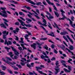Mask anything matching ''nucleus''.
Segmentation results:
<instances>
[{
  "label": "nucleus",
  "mask_w": 75,
  "mask_h": 75,
  "mask_svg": "<svg viewBox=\"0 0 75 75\" xmlns=\"http://www.w3.org/2000/svg\"><path fill=\"white\" fill-rule=\"evenodd\" d=\"M28 16L30 18H31L32 20H33L34 21H37L35 20L34 18H32V16H31V15L29 14H28Z\"/></svg>",
  "instance_id": "ddd939ff"
},
{
  "label": "nucleus",
  "mask_w": 75,
  "mask_h": 75,
  "mask_svg": "<svg viewBox=\"0 0 75 75\" xmlns=\"http://www.w3.org/2000/svg\"><path fill=\"white\" fill-rule=\"evenodd\" d=\"M24 25H25V26H26V27H32L33 26H32V25H31L30 24H28V25L26 24H24Z\"/></svg>",
  "instance_id": "4be33fe9"
},
{
  "label": "nucleus",
  "mask_w": 75,
  "mask_h": 75,
  "mask_svg": "<svg viewBox=\"0 0 75 75\" xmlns=\"http://www.w3.org/2000/svg\"><path fill=\"white\" fill-rule=\"evenodd\" d=\"M28 13L29 14H30V15H31L32 16H34V15L35 17H36V18H37L39 20H40V17L38 16L37 15H36L34 14V13H32L30 12H29Z\"/></svg>",
  "instance_id": "0eeeda50"
},
{
  "label": "nucleus",
  "mask_w": 75,
  "mask_h": 75,
  "mask_svg": "<svg viewBox=\"0 0 75 75\" xmlns=\"http://www.w3.org/2000/svg\"><path fill=\"white\" fill-rule=\"evenodd\" d=\"M47 35H50V36H52V37H55V35H54V34L52 32L51 33L47 34Z\"/></svg>",
  "instance_id": "a211bd4d"
},
{
  "label": "nucleus",
  "mask_w": 75,
  "mask_h": 75,
  "mask_svg": "<svg viewBox=\"0 0 75 75\" xmlns=\"http://www.w3.org/2000/svg\"><path fill=\"white\" fill-rule=\"evenodd\" d=\"M42 19H43V23H45V24H47V21H46V20H45V19L44 18L42 17Z\"/></svg>",
  "instance_id": "c9c22d12"
},
{
  "label": "nucleus",
  "mask_w": 75,
  "mask_h": 75,
  "mask_svg": "<svg viewBox=\"0 0 75 75\" xmlns=\"http://www.w3.org/2000/svg\"><path fill=\"white\" fill-rule=\"evenodd\" d=\"M22 8H26L28 10H30L31 9V8L29 6H24L22 7Z\"/></svg>",
  "instance_id": "b1692460"
},
{
  "label": "nucleus",
  "mask_w": 75,
  "mask_h": 75,
  "mask_svg": "<svg viewBox=\"0 0 75 75\" xmlns=\"http://www.w3.org/2000/svg\"><path fill=\"white\" fill-rule=\"evenodd\" d=\"M46 1L47 3L48 4H49V5L51 4V5H52V6H54V4H53V3L51 2L50 0H46Z\"/></svg>",
  "instance_id": "9b49d317"
},
{
  "label": "nucleus",
  "mask_w": 75,
  "mask_h": 75,
  "mask_svg": "<svg viewBox=\"0 0 75 75\" xmlns=\"http://www.w3.org/2000/svg\"><path fill=\"white\" fill-rule=\"evenodd\" d=\"M1 68H2V70H3L4 71H5L6 69H7V68L5 66H4L3 65H2L1 66Z\"/></svg>",
  "instance_id": "6ab92c4d"
},
{
  "label": "nucleus",
  "mask_w": 75,
  "mask_h": 75,
  "mask_svg": "<svg viewBox=\"0 0 75 75\" xmlns=\"http://www.w3.org/2000/svg\"><path fill=\"white\" fill-rule=\"evenodd\" d=\"M8 71L11 74H13V73L12 72V71L10 70L9 69H8Z\"/></svg>",
  "instance_id": "603ef678"
},
{
  "label": "nucleus",
  "mask_w": 75,
  "mask_h": 75,
  "mask_svg": "<svg viewBox=\"0 0 75 75\" xmlns=\"http://www.w3.org/2000/svg\"><path fill=\"white\" fill-rule=\"evenodd\" d=\"M25 1L26 2L30 3L31 4H33V5H35L36 4L34 2L32 1H31V0H25Z\"/></svg>",
  "instance_id": "6e6552de"
},
{
  "label": "nucleus",
  "mask_w": 75,
  "mask_h": 75,
  "mask_svg": "<svg viewBox=\"0 0 75 75\" xmlns=\"http://www.w3.org/2000/svg\"><path fill=\"white\" fill-rule=\"evenodd\" d=\"M36 69L37 71H38L39 72V74H42V75H47V74L43 73L42 71H40L38 70V69H42V68L40 67H36Z\"/></svg>",
  "instance_id": "7ed1b4c3"
},
{
  "label": "nucleus",
  "mask_w": 75,
  "mask_h": 75,
  "mask_svg": "<svg viewBox=\"0 0 75 75\" xmlns=\"http://www.w3.org/2000/svg\"><path fill=\"white\" fill-rule=\"evenodd\" d=\"M12 58L13 59H17L18 58V57L16 56H14V58L13 57H12Z\"/></svg>",
  "instance_id": "ea45409f"
},
{
  "label": "nucleus",
  "mask_w": 75,
  "mask_h": 75,
  "mask_svg": "<svg viewBox=\"0 0 75 75\" xmlns=\"http://www.w3.org/2000/svg\"><path fill=\"white\" fill-rule=\"evenodd\" d=\"M4 24L5 25H6V26H7V27H8V24L6 22H4Z\"/></svg>",
  "instance_id": "052dcab7"
},
{
  "label": "nucleus",
  "mask_w": 75,
  "mask_h": 75,
  "mask_svg": "<svg viewBox=\"0 0 75 75\" xmlns=\"http://www.w3.org/2000/svg\"><path fill=\"white\" fill-rule=\"evenodd\" d=\"M40 57L42 59H44L45 61H47V59L44 58H48L47 59V62L48 63H50V62H51V60H50V58H49V57L47 56H44V55H42Z\"/></svg>",
  "instance_id": "f03ea898"
},
{
  "label": "nucleus",
  "mask_w": 75,
  "mask_h": 75,
  "mask_svg": "<svg viewBox=\"0 0 75 75\" xmlns=\"http://www.w3.org/2000/svg\"><path fill=\"white\" fill-rule=\"evenodd\" d=\"M69 21H70V24L71 25V26H72V27H74V26H73V24H73V22H72V21H71V20Z\"/></svg>",
  "instance_id": "e433bc0d"
},
{
  "label": "nucleus",
  "mask_w": 75,
  "mask_h": 75,
  "mask_svg": "<svg viewBox=\"0 0 75 75\" xmlns=\"http://www.w3.org/2000/svg\"><path fill=\"white\" fill-rule=\"evenodd\" d=\"M19 28H21V29H23V30H27L28 29L27 28L25 27H21V26H19Z\"/></svg>",
  "instance_id": "c756f323"
},
{
  "label": "nucleus",
  "mask_w": 75,
  "mask_h": 75,
  "mask_svg": "<svg viewBox=\"0 0 75 75\" xmlns=\"http://www.w3.org/2000/svg\"><path fill=\"white\" fill-rule=\"evenodd\" d=\"M8 55H10L11 58H12L14 56V55L13 54L12 52H11L8 54Z\"/></svg>",
  "instance_id": "f3484780"
},
{
  "label": "nucleus",
  "mask_w": 75,
  "mask_h": 75,
  "mask_svg": "<svg viewBox=\"0 0 75 75\" xmlns=\"http://www.w3.org/2000/svg\"><path fill=\"white\" fill-rule=\"evenodd\" d=\"M18 20L19 22H20L21 23V25H22V26H23V27H25V26H24V24H24V22H23L22 21V20H21L19 19H18Z\"/></svg>",
  "instance_id": "f8f14e48"
},
{
  "label": "nucleus",
  "mask_w": 75,
  "mask_h": 75,
  "mask_svg": "<svg viewBox=\"0 0 75 75\" xmlns=\"http://www.w3.org/2000/svg\"><path fill=\"white\" fill-rule=\"evenodd\" d=\"M21 10L22 11H23V12H25V13H27V11L23 9H21Z\"/></svg>",
  "instance_id": "bf43d9fd"
},
{
  "label": "nucleus",
  "mask_w": 75,
  "mask_h": 75,
  "mask_svg": "<svg viewBox=\"0 0 75 75\" xmlns=\"http://www.w3.org/2000/svg\"><path fill=\"white\" fill-rule=\"evenodd\" d=\"M70 18L72 21H74V18H74V16H72V17H71Z\"/></svg>",
  "instance_id": "864d4df0"
},
{
  "label": "nucleus",
  "mask_w": 75,
  "mask_h": 75,
  "mask_svg": "<svg viewBox=\"0 0 75 75\" xmlns=\"http://www.w3.org/2000/svg\"><path fill=\"white\" fill-rule=\"evenodd\" d=\"M25 19L27 21H28L29 22H32V20L31 19H29L28 18H26Z\"/></svg>",
  "instance_id": "2f4dec72"
},
{
  "label": "nucleus",
  "mask_w": 75,
  "mask_h": 75,
  "mask_svg": "<svg viewBox=\"0 0 75 75\" xmlns=\"http://www.w3.org/2000/svg\"><path fill=\"white\" fill-rule=\"evenodd\" d=\"M67 68H68L69 70L64 68V71H65V72H70V71H71L72 68L69 66H67Z\"/></svg>",
  "instance_id": "39448f33"
},
{
  "label": "nucleus",
  "mask_w": 75,
  "mask_h": 75,
  "mask_svg": "<svg viewBox=\"0 0 75 75\" xmlns=\"http://www.w3.org/2000/svg\"><path fill=\"white\" fill-rule=\"evenodd\" d=\"M56 40H58V41H60V42H61V41H62L61 40L59 39V38H56Z\"/></svg>",
  "instance_id": "680f3d73"
},
{
  "label": "nucleus",
  "mask_w": 75,
  "mask_h": 75,
  "mask_svg": "<svg viewBox=\"0 0 75 75\" xmlns=\"http://www.w3.org/2000/svg\"><path fill=\"white\" fill-rule=\"evenodd\" d=\"M14 53L15 54V55H16V56H18V55L20 54L19 52H18L17 50L14 52Z\"/></svg>",
  "instance_id": "aec40b11"
},
{
  "label": "nucleus",
  "mask_w": 75,
  "mask_h": 75,
  "mask_svg": "<svg viewBox=\"0 0 75 75\" xmlns=\"http://www.w3.org/2000/svg\"><path fill=\"white\" fill-rule=\"evenodd\" d=\"M60 34L62 35H66V34H68V33L64 31L63 32H61L60 33Z\"/></svg>",
  "instance_id": "4468645a"
},
{
  "label": "nucleus",
  "mask_w": 75,
  "mask_h": 75,
  "mask_svg": "<svg viewBox=\"0 0 75 75\" xmlns=\"http://www.w3.org/2000/svg\"><path fill=\"white\" fill-rule=\"evenodd\" d=\"M36 4L37 6H39V5H40V4H41L42 3L41 2H38L36 3Z\"/></svg>",
  "instance_id": "f704fd0d"
},
{
  "label": "nucleus",
  "mask_w": 75,
  "mask_h": 75,
  "mask_svg": "<svg viewBox=\"0 0 75 75\" xmlns=\"http://www.w3.org/2000/svg\"><path fill=\"white\" fill-rule=\"evenodd\" d=\"M11 49H12V50H13L14 52L17 50L14 47H11Z\"/></svg>",
  "instance_id": "a18cd8bd"
},
{
  "label": "nucleus",
  "mask_w": 75,
  "mask_h": 75,
  "mask_svg": "<svg viewBox=\"0 0 75 75\" xmlns=\"http://www.w3.org/2000/svg\"><path fill=\"white\" fill-rule=\"evenodd\" d=\"M31 11H33V12L35 14H36V15H37V16H38V13H37L36 12H35V11H34L33 9H32Z\"/></svg>",
  "instance_id": "79ce46f5"
},
{
  "label": "nucleus",
  "mask_w": 75,
  "mask_h": 75,
  "mask_svg": "<svg viewBox=\"0 0 75 75\" xmlns=\"http://www.w3.org/2000/svg\"><path fill=\"white\" fill-rule=\"evenodd\" d=\"M36 12H37V13H38V14H40V11H39L38 10V9H37L36 10Z\"/></svg>",
  "instance_id": "69168bd1"
},
{
  "label": "nucleus",
  "mask_w": 75,
  "mask_h": 75,
  "mask_svg": "<svg viewBox=\"0 0 75 75\" xmlns=\"http://www.w3.org/2000/svg\"><path fill=\"white\" fill-rule=\"evenodd\" d=\"M49 18L50 19V21H51V19L54 18V16H51V15H50V16H49Z\"/></svg>",
  "instance_id": "a19ab883"
},
{
  "label": "nucleus",
  "mask_w": 75,
  "mask_h": 75,
  "mask_svg": "<svg viewBox=\"0 0 75 75\" xmlns=\"http://www.w3.org/2000/svg\"><path fill=\"white\" fill-rule=\"evenodd\" d=\"M3 33L4 34H6V35H8V32L7 31V32L6 30H5L3 32Z\"/></svg>",
  "instance_id": "bb28decb"
},
{
  "label": "nucleus",
  "mask_w": 75,
  "mask_h": 75,
  "mask_svg": "<svg viewBox=\"0 0 75 75\" xmlns=\"http://www.w3.org/2000/svg\"><path fill=\"white\" fill-rule=\"evenodd\" d=\"M40 27H41V28H43V29L44 30H45V32L46 33V34H47V33H48V31L46 30V29L44 27V26H41Z\"/></svg>",
  "instance_id": "393cba45"
},
{
  "label": "nucleus",
  "mask_w": 75,
  "mask_h": 75,
  "mask_svg": "<svg viewBox=\"0 0 75 75\" xmlns=\"http://www.w3.org/2000/svg\"><path fill=\"white\" fill-rule=\"evenodd\" d=\"M19 14L20 15H21V16H22V15H23V17H24L25 16V14L24 13H23L22 12H19Z\"/></svg>",
  "instance_id": "c85d7f7f"
},
{
  "label": "nucleus",
  "mask_w": 75,
  "mask_h": 75,
  "mask_svg": "<svg viewBox=\"0 0 75 75\" xmlns=\"http://www.w3.org/2000/svg\"><path fill=\"white\" fill-rule=\"evenodd\" d=\"M6 58L7 59H6L7 61L8 60V61H12V59L9 57H6Z\"/></svg>",
  "instance_id": "58836bf2"
},
{
  "label": "nucleus",
  "mask_w": 75,
  "mask_h": 75,
  "mask_svg": "<svg viewBox=\"0 0 75 75\" xmlns=\"http://www.w3.org/2000/svg\"><path fill=\"white\" fill-rule=\"evenodd\" d=\"M66 29H67V30H68V31H69V32H70V33H72L73 34H75V33L74 32H72V31H71V30H70L69 29H68V28H66Z\"/></svg>",
  "instance_id": "473e14b6"
},
{
  "label": "nucleus",
  "mask_w": 75,
  "mask_h": 75,
  "mask_svg": "<svg viewBox=\"0 0 75 75\" xmlns=\"http://www.w3.org/2000/svg\"><path fill=\"white\" fill-rule=\"evenodd\" d=\"M59 62L58 61H57L55 63L56 65H59V63H58Z\"/></svg>",
  "instance_id": "774afa93"
},
{
  "label": "nucleus",
  "mask_w": 75,
  "mask_h": 75,
  "mask_svg": "<svg viewBox=\"0 0 75 75\" xmlns=\"http://www.w3.org/2000/svg\"><path fill=\"white\" fill-rule=\"evenodd\" d=\"M47 39L48 38H43L40 39V40H43V41H45V40H47Z\"/></svg>",
  "instance_id": "72a5a7b5"
},
{
  "label": "nucleus",
  "mask_w": 75,
  "mask_h": 75,
  "mask_svg": "<svg viewBox=\"0 0 75 75\" xmlns=\"http://www.w3.org/2000/svg\"><path fill=\"white\" fill-rule=\"evenodd\" d=\"M54 12L55 15L57 17L59 18V14H58V12H56L55 11H54Z\"/></svg>",
  "instance_id": "a878e982"
},
{
  "label": "nucleus",
  "mask_w": 75,
  "mask_h": 75,
  "mask_svg": "<svg viewBox=\"0 0 75 75\" xmlns=\"http://www.w3.org/2000/svg\"><path fill=\"white\" fill-rule=\"evenodd\" d=\"M0 26L1 28H5V29H7V27L5 26L4 24L3 23L0 24Z\"/></svg>",
  "instance_id": "dca6fc26"
},
{
  "label": "nucleus",
  "mask_w": 75,
  "mask_h": 75,
  "mask_svg": "<svg viewBox=\"0 0 75 75\" xmlns=\"http://www.w3.org/2000/svg\"><path fill=\"white\" fill-rule=\"evenodd\" d=\"M67 37L68 38V39H69V40L70 41V42H71V44H74V41H72V39H71V38H69V37L68 35H67Z\"/></svg>",
  "instance_id": "2eb2a0df"
},
{
  "label": "nucleus",
  "mask_w": 75,
  "mask_h": 75,
  "mask_svg": "<svg viewBox=\"0 0 75 75\" xmlns=\"http://www.w3.org/2000/svg\"><path fill=\"white\" fill-rule=\"evenodd\" d=\"M40 16H42V17L43 18H45V17L44 16V15L43 14V13H41L40 14Z\"/></svg>",
  "instance_id": "0e129e2a"
},
{
  "label": "nucleus",
  "mask_w": 75,
  "mask_h": 75,
  "mask_svg": "<svg viewBox=\"0 0 75 75\" xmlns=\"http://www.w3.org/2000/svg\"><path fill=\"white\" fill-rule=\"evenodd\" d=\"M26 65L27 67H28V68H29L30 69H31V65L29 64H27Z\"/></svg>",
  "instance_id": "de8ad7c7"
},
{
  "label": "nucleus",
  "mask_w": 75,
  "mask_h": 75,
  "mask_svg": "<svg viewBox=\"0 0 75 75\" xmlns=\"http://www.w3.org/2000/svg\"><path fill=\"white\" fill-rule=\"evenodd\" d=\"M1 10H3V11H1L2 13H3L4 14H2L0 12V15L1 16L3 17H7L8 16H7V15H6V14H7V12H6V10H6V8L1 7Z\"/></svg>",
  "instance_id": "f257e3e1"
},
{
  "label": "nucleus",
  "mask_w": 75,
  "mask_h": 75,
  "mask_svg": "<svg viewBox=\"0 0 75 75\" xmlns=\"http://www.w3.org/2000/svg\"><path fill=\"white\" fill-rule=\"evenodd\" d=\"M15 25H20V23L18 22H16L15 23Z\"/></svg>",
  "instance_id": "37998d69"
},
{
  "label": "nucleus",
  "mask_w": 75,
  "mask_h": 75,
  "mask_svg": "<svg viewBox=\"0 0 75 75\" xmlns=\"http://www.w3.org/2000/svg\"><path fill=\"white\" fill-rule=\"evenodd\" d=\"M7 35H3V39H4V40H6L7 39V38L6 36H7Z\"/></svg>",
  "instance_id": "4c0bfd02"
},
{
  "label": "nucleus",
  "mask_w": 75,
  "mask_h": 75,
  "mask_svg": "<svg viewBox=\"0 0 75 75\" xmlns=\"http://www.w3.org/2000/svg\"><path fill=\"white\" fill-rule=\"evenodd\" d=\"M18 31H20V29L18 28H16V30H13V33L14 34H17V33L16 32L18 33Z\"/></svg>",
  "instance_id": "1a4fd4ad"
},
{
  "label": "nucleus",
  "mask_w": 75,
  "mask_h": 75,
  "mask_svg": "<svg viewBox=\"0 0 75 75\" xmlns=\"http://www.w3.org/2000/svg\"><path fill=\"white\" fill-rule=\"evenodd\" d=\"M3 20H4V21H5V22L6 23H8V21H7L6 19L3 18Z\"/></svg>",
  "instance_id": "4d7b16f0"
},
{
  "label": "nucleus",
  "mask_w": 75,
  "mask_h": 75,
  "mask_svg": "<svg viewBox=\"0 0 75 75\" xmlns=\"http://www.w3.org/2000/svg\"><path fill=\"white\" fill-rule=\"evenodd\" d=\"M15 37H16V38L15 39L17 41L19 40L18 39V37L17 36H16Z\"/></svg>",
  "instance_id": "e2e57ef3"
},
{
  "label": "nucleus",
  "mask_w": 75,
  "mask_h": 75,
  "mask_svg": "<svg viewBox=\"0 0 75 75\" xmlns=\"http://www.w3.org/2000/svg\"><path fill=\"white\" fill-rule=\"evenodd\" d=\"M61 63H62V65H63L64 66V67H65L67 68V66L65 65V61L64 60H62L61 61Z\"/></svg>",
  "instance_id": "9d476101"
},
{
  "label": "nucleus",
  "mask_w": 75,
  "mask_h": 75,
  "mask_svg": "<svg viewBox=\"0 0 75 75\" xmlns=\"http://www.w3.org/2000/svg\"><path fill=\"white\" fill-rule=\"evenodd\" d=\"M53 7L54 8V10H56V11H58V10H57V7H56L54 5L53 6Z\"/></svg>",
  "instance_id": "5fc2aeb1"
},
{
  "label": "nucleus",
  "mask_w": 75,
  "mask_h": 75,
  "mask_svg": "<svg viewBox=\"0 0 75 75\" xmlns=\"http://www.w3.org/2000/svg\"><path fill=\"white\" fill-rule=\"evenodd\" d=\"M0 74H1V75H4L6 74V73L3 71H2L1 70H0Z\"/></svg>",
  "instance_id": "cd10ccee"
},
{
  "label": "nucleus",
  "mask_w": 75,
  "mask_h": 75,
  "mask_svg": "<svg viewBox=\"0 0 75 75\" xmlns=\"http://www.w3.org/2000/svg\"><path fill=\"white\" fill-rule=\"evenodd\" d=\"M36 44H37V45H38V47H41V46L42 45V43H39L38 42H36Z\"/></svg>",
  "instance_id": "412c9836"
},
{
  "label": "nucleus",
  "mask_w": 75,
  "mask_h": 75,
  "mask_svg": "<svg viewBox=\"0 0 75 75\" xmlns=\"http://www.w3.org/2000/svg\"><path fill=\"white\" fill-rule=\"evenodd\" d=\"M65 18H67V17H66V16H64L63 17V18H59V20H64V19H65Z\"/></svg>",
  "instance_id": "5701e85b"
},
{
  "label": "nucleus",
  "mask_w": 75,
  "mask_h": 75,
  "mask_svg": "<svg viewBox=\"0 0 75 75\" xmlns=\"http://www.w3.org/2000/svg\"><path fill=\"white\" fill-rule=\"evenodd\" d=\"M55 67L56 68H54V69L55 70L56 72H55V75H57L58 73V72H60V71H59L60 69L59 68H58L59 67H58V66H57V67Z\"/></svg>",
  "instance_id": "423d86ee"
},
{
  "label": "nucleus",
  "mask_w": 75,
  "mask_h": 75,
  "mask_svg": "<svg viewBox=\"0 0 75 75\" xmlns=\"http://www.w3.org/2000/svg\"><path fill=\"white\" fill-rule=\"evenodd\" d=\"M6 63H7V64H12V63H11V62L7 61H6V62H5Z\"/></svg>",
  "instance_id": "3c124183"
},
{
  "label": "nucleus",
  "mask_w": 75,
  "mask_h": 75,
  "mask_svg": "<svg viewBox=\"0 0 75 75\" xmlns=\"http://www.w3.org/2000/svg\"><path fill=\"white\" fill-rule=\"evenodd\" d=\"M0 42H1L2 43H3L4 42V40L1 39V38H0Z\"/></svg>",
  "instance_id": "c03bdc74"
},
{
  "label": "nucleus",
  "mask_w": 75,
  "mask_h": 75,
  "mask_svg": "<svg viewBox=\"0 0 75 75\" xmlns=\"http://www.w3.org/2000/svg\"><path fill=\"white\" fill-rule=\"evenodd\" d=\"M12 44V42H11V41L8 40V42L7 39H5V42H4V44H5V45H7V46H8V45H11Z\"/></svg>",
  "instance_id": "20e7f679"
},
{
  "label": "nucleus",
  "mask_w": 75,
  "mask_h": 75,
  "mask_svg": "<svg viewBox=\"0 0 75 75\" xmlns=\"http://www.w3.org/2000/svg\"><path fill=\"white\" fill-rule=\"evenodd\" d=\"M5 49L7 50L8 52V50H10V48L8 47H5Z\"/></svg>",
  "instance_id": "6e6d98bb"
},
{
  "label": "nucleus",
  "mask_w": 75,
  "mask_h": 75,
  "mask_svg": "<svg viewBox=\"0 0 75 75\" xmlns=\"http://www.w3.org/2000/svg\"><path fill=\"white\" fill-rule=\"evenodd\" d=\"M36 45H37V44H36L33 43V44L31 45V47H36Z\"/></svg>",
  "instance_id": "7c9ffc66"
},
{
  "label": "nucleus",
  "mask_w": 75,
  "mask_h": 75,
  "mask_svg": "<svg viewBox=\"0 0 75 75\" xmlns=\"http://www.w3.org/2000/svg\"><path fill=\"white\" fill-rule=\"evenodd\" d=\"M43 4L45 5V6H47V3H45V0H44L42 2Z\"/></svg>",
  "instance_id": "49530a36"
},
{
  "label": "nucleus",
  "mask_w": 75,
  "mask_h": 75,
  "mask_svg": "<svg viewBox=\"0 0 75 75\" xmlns=\"http://www.w3.org/2000/svg\"><path fill=\"white\" fill-rule=\"evenodd\" d=\"M16 66H17L18 67V68H20V69H21V68H22V67L21 66V65H18V64H16Z\"/></svg>",
  "instance_id": "8fccbe9b"
},
{
  "label": "nucleus",
  "mask_w": 75,
  "mask_h": 75,
  "mask_svg": "<svg viewBox=\"0 0 75 75\" xmlns=\"http://www.w3.org/2000/svg\"><path fill=\"white\" fill-rule=\"evenodd\" d=\"M55 59H56L54 57H52V58L51 59V61H55Z\"/></svg>",
  "instance_id": "338daca9"
},
{
  "label": "nucleus",
  "mask_w": 75,
  "mask_h": 75,
  "mask_svg": "<svg viewBox=\"0 0 75 75\" xmlns=\"http://www.w3.org/2000/svg\"><path fill=\"white\" fill-rule=\"evenodd\" d=\"M27 33H28V35H31V36L32 35H31V33L29 32H28V31H27Z\"/></svg>",
  "instance_id": "13d9d810"
},
{
  "label": "nucleus",
  "mask_w": 75,
  "mask_h": 75,
  "mask_svg": "<svg viewBox=\"0 0 75 75\" xmlns=\"http://www.w3.org/2000/svg\"><path fill=\"white\" fill-rule=\"evenodd\" d=\"M54 24L55 25V26H56V27L57 28V29H59V27H58V26L57 24H56V23L54 22Z\"/></svg>",
  "instance_id": "09e8293b"
}]
</instances>
